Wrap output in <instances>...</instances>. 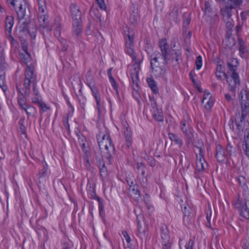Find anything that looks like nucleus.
I'll return each instance as SVG.
<instances>
[{
    "instance_id": "1",
    "label": "nucleus",
    "mask_w": 249,
    "mask_h": 249,
    "mask_svg": "<svg viewBox=\"0 0 249 249\" xmlns=\"http://www.w3.org/2000/svg\"><path fill=\"white\" fill-rule=\"evenodd\" d=\"M70 10L72 20V36L77 42H80L83 34L82 13L79 7L75 3L71 4Z\"/></svg>"
},
{
    "instance_id": "2",
    "label": "nucleus",
    "mask_w": 249,
    "mask_h": 249,
    "mask_svg": "<svg viewBox=\"0 0 249 249\" xmlns=\"http://www.w3.org/2000/svg\"><path fill=\"white\" fill-rule=\"evenodd\" d=\"M99 146L101 149V146H104L107 152L105 154V158L107 160L108 164L111 162L112 157L115 154V147L113 144L112 141L109 135L104 134L103 135H98L97 137Z\"/></svg>"
},
{
    "instance_id": "3",
    "label": "nucleus",
    "mask_w": 249,
    "mask_h": 249,
    "mask_svg": "<svg viewBox=\"0 0 249 249\" xmlns=\"http://www.w3.org/2000/svg\"><path fill=\"white\" fill-rule=\"evenodd\" d=\"M34 68L32 66L27 65L25 71V78L24 79L23 86L25 90L26 94L29 95L31 82L33 85L34 82L37 84L36 76L34 74Z\"/></svg>"
},
{
    "instance_id": "4",
    "label": "nucleus",
    "mask_w": 249,
    "mask_h": 249,
    "mask_svg": "<svg viewBox=\"0 0 249 249\" xmlns=\"http://www.w3.org/2000/svg\"><path fill=\"white\" fill-rule=\"evenodd\" d=\"M227 66L229 71L231 72V78L234 81V84L232 86H231V91L234 93V96H235L236 85H240L239 75L238 73L236 72L238 67L230 63H227Z\"/></svg>"
},
{
    "instance_id": "5",
    "label": "nucleus",
    "mask_w": 249,
    "mask_h": 249,
    "mask_svg": "<svg viewBox=\"0 0 249 249\" xmlns=\"http://www.w3.org/2000/svg\"><path fill=\"white\" fill-rule=\"evenodd\" d=\"M239 102L242 112L249 113V91L247 89H242L239 94Z\"/></svg>"
},
{
    "instance_id": "6",
    "label": "nucleus",
    "mask_w": 249,
    "mask_h": 249,
    "mask_svg": "<svg viewBox=\"0 0 249 249\" xmlns=\"http://www.w3.org/2000/svg\"><path fill=\"white\" fill-rule=\"evenodd\" d=\"M38 16V20L40 22L39 31L41 34L45 33V29H47V32H51L52 30V26L49 24V16L45 13H41Z\"/></svg>"
},
{
    "instance_id": "7",
    "label": "nucleus",
    "mask_w": 249,
    "mask_h": 249,
    "mask_svg": "<svg viewBox=\"0 0 249 249\" xmlns=\"http://www.w3.org/2000/svg\"><path fill=\"white\" fill-rule=\"evenodd\" d=\"M126 181H127L129 188L128 189L130 195L136 199H138L141 197L140 193L138 190V186L136 184L133 177H130L128 178L126 177Z\"/></svg>"
},
{
    "instance_id": "8",
    "label": "nucleus",
    "mask_w": 249,
    "mask_h": 249,
    "mask_svg": "<svg viewBox=\"0 0 249 249\" xmlns=\"http://www.w3.org/2000/svg\"><path fill=\"white\" fill-rule=\"evenodd\" d=\"M235 208L238 210L241 216L245 219H249V208L247 202H243L240 199H238L234 203Z\"/></svg>"
},
{
    "instance_id": "9",
    "label": "nucleus",
    "mask_w": 249,
    "mask_h": 249,
    "mask_svg": "<svg viewBox=\"0 0 249 249\" xmlns=\"http://www.w3.org/2000/svg\"><path fill=\"white\" fill-rule=\"evenodd\" d=\"M248 113L242 112H238L235 114V123L236 125L237 130L239 131L238 134L239 135V133L242 132L245 129V118L247 117Z\"/></svg>"
},
{
    "instance_id": "10",
    "label": "nucleus",
    "mask_w": 249,
    "mask_h": 249,
    "mask_svg": "<svg viewBox=\"0 0 249 249\" xmlns=\"http://www.w3.org/2000/svg\"><path fill=\"white\" fill-rule=\"evenodd\" d=\"M160 235L162 240V249H170L171 247L170 237L169 231L165 226L160 228Z\"/></svg>"
},
{
    "instance_id": "11",
    "label": "nucleus",
    "mask_w": 249,
    "mask_h": 249,
    "mask_svg": "<svg viewBox=\"0 0 249 249\" xmlns=\"http://www.w3.org/2000/svg\"><path fill=\"white\" fill-rule=\"evenodd\" d=\"M138 5L132 3L130 7L129 22L131 25H136L140 20V16L138 14Z\"/></svg>"
},
{
    "instance_id": "12",
    "label": "nucleus",
    "mask_w": 249,
    "mask_h": 249,
    "mask_svg": "<svg viewBox=\"0 0 249 249\" xmlns=\"http://www.w3.org/2000/svg\"><path fill=\"white\" fill-rule=\"evenodd\" d=\"M28 20L23 21L18 27V31L16 32V35L20 42H24L28 35Z\"/></svg>"
},
{
    "instance_id": "13",
    "label": "nucleus",
    "mask_w": 249,
    "mask_h": 249,
    "mask_svg": "<svg viewBox=\"0 0 249 249\" xmlns=\"http://www.w3.org/2000/svg\"><path fill=\"white\" fill-rule=\"evenodd\" d=\"M196 137L192 139L191 144L194 146L199 149V155L200 158H203L204 155V145L203 142L201 138L197 137V134H196Z\"/></svg>"
},
{
    "instance_id": "14",
    "label": "nucleus",
    "mask_w": 249,
    "mask_h": 249,
    "mask_svg": "<svg viewBox=\"0 0 249 249\" xmlns=\"http://www.w3.org/2000/svg\"><path fill=\"white\" fill-rule=\"evenodd\" d=\"M240 146L235 143L228 142L226 146V151L231 159L235 158L239 154Z\"/></svg>"
},
{
    "instance_id": "15",
    "label": "nucleus",
    "mask_w": 249,
    "mask_h": 249,
    "mask_svg": "<svg viewBox=\"0 0 249 249\" xmlns=\"http://www.w3.org/2000/svg\"><path fill=\"white\" fill-rule=\"evenodd\" d=\"M124 136L125 139V147L127 149H129L132 147L133 142L132 132L130 127L127 126L124 129Z\"/></svg>"
},
{
    "instance_id": "16",
    "label": "nucleus",
    "mask_w": 249,
    "mask_h": 249,
    "mask_svg": "<svg viewBox=\"0 0 249 249\" xmlns=\"http://www.w3.org/2000/svg\"><path fill=\"white\" fill-rule=\"evenodd\" d=\"M83 165L85 167V169L89 171H93L94 169V167L89 162V158L91 157L89 149L83 151Z\"/></svg>"
},
{
    "instance_id": "17",
    "label": "nucleus",
    "mask_w": 249,
    "mask_h": 249,
    "mask_svg": "<svg viewBox=\"0 0 249 249\" xmlns=\"http://www.w3.org/2000/svg\"><path fill=\"white\" fill-rule=\"evenodd\" d=\"M184 213L183 222L185 224H189L191 220V214L192 211L191 207L187 203H184L181 206Z\"/></svg>"
},
{
    "instance_id": "18",
    "label": "nucleus",
    "mask_w": 249,
    "mask_h": 249,
    "mask_svg": "<svg viewBox=\"0 0 249 249\" xmlns=\"http://www.w3.org/2000/svg\"><path fill=\"white\" fill-rule=\"evenodd\" d=\"M154 105L153 106V117L158 122H162L163 121V112L161 108L158 107V105L156 102L154 103Z\"/></svg>"
},
{
    "instance_id": "19",
    "label": "nucleus",
    "mask_w": 249,
    "mask_h": 249,
    "mask_svg": "<svg viewBox=\"0 0 249 249\" xmlns=\"http://www.w3.org/2000/svg\"><path fill=\"white\" fill-rule=\"evenodd\" d=\"M178 8L179 4H175L173 6L171 7V11L169 13V18L176 23L179 21L178 18Z\"/></svg>"
},
{
    "instance_id": "20",
    "label": "nucleus",
    "mask_w": 249,
    "mask_h": 249,
    "mask_svg": "<svg viewBox=\"0 0 249 249\" xmlns=\"http://www.w3.org/2000/svg\"><path fill=\"white\" fill-rule=\"evenodd\" d=\"M182 132L183 134L186 144L187 146H189L191 144L192 139L194 137V131L193 128L192 127L189 129L187 128L186 130H183Z\"/></svg>"
},
{
    "instance_id": "21",
    "label": "nucleus",
    "mask_w": 249,
    "mask_h": 249,
    "mask_svg": "<svg viewBox=\"0 0 249 249\" xmlns=\"http://www.w3.org/2000/svg\"><path fill=\"white\" fill-rule=\"evenodd\" d=\"M150 57V65L151 68L153 70L154 65L157 67V65H160V62L159 60H162V55L159 52L155 51L153 53V54L151 55Z\"/></svg>"
},
{
    "instance_id": "22",
    "label": "nucleus",
    "mask_w": 249,
    "mask_h": 249,
    "mask_svg": "<svg viewBox=\"0 0 249 249\" xmlns=\"http://www.w3.org/2000/svg\"><path fill=\"white\" fill-rule=\"evenodd\" d=\"M183 18V26L182 32L183 35H184L187 33L189 28V25L191 20L190 13H184L182 15Z\"/></svg>"
},
{
    "instance_id": "23",
    "label": "nucleus",
    "mask_w": 249,
    "mask_h": 249,
    "mask_svg": "<svg viewBox=\"0 0 249 249\" xmlns=\"http://www.w3.org/2000/svg\"><path fill=\"white\" fill-rule=\"evenodd\" d=\"M23 90L24 91V93L21 91H19V94L18 95L17 98L18 104L21 108L23 107L24 106L27 104L26 98L29 97L31 92V90H30L29 95H27L26 94L24 87L23 88Z\"/></svg>"
},
{
    "instance_id": "24",
    "label": "nucleus",
    "mask_w": 249,
    "mask_h": 249,
    "mask_svg": "<svg viewBox=\"0 0 249 249\" xmlns=\"http://www.w3.org/2000/svg\"><path fill=\"white\" fill-rule=\"evenodd\" d=\"M215 156L219 162L223 161L225 159L224 149L219 144L216 145V154Z\"/></svg>"
},
{
    "instance_id": "25",
    "label": "nucleus",
    "mask_w": 249,
    "mask_h": 249,
    "mask_svg": "<svg viewBox=\"0 0 249 249\" xmlns=\"http://www.w3.org/2000/svg\"><path fill=\"white\" fill-rule=\"evenodd\" d=\"M33 92L34 96L32 98V102L34 104H36L37 102L39 101H41L42 100V97L39 94V92L38 89L36 88L37 84H36V82H34L33 85Z\"/></svg>"
},
{
    "instance_id": "26",
    "label": "nucleus",
    "mask_w": 249,
    "mask_h": 249,
    "mask_svg": "<svg viewBox=\"0 0 249 249\" xmlns=\"http://www.w3.org/2000/svg\"><path fill=\"white\" fill-rule=\"evenodd\" d=\"M28 34H29L32 37L35 38L37 32V27L34 22H31L30 20H28Z\"/></svg>"
},
{
    "instance_id": "27",
    "label": "nucleus",
    "mask_w": 249,
    "mask_h": 249,
    "mask_svg": "<svg viewBox=\"0 0 249 249\" xmlns=\"http://www.w3.org/2000/svg\"><path fill=\"white\" fill-rule=\"evenodd\" d=\"M5 28L8 32L9 34H11L12 29L14 23V18L11 16H8L5 18Z\"/></svg>"
},
{
    "instance_id": "28",
    "label": "nucleus",
    "mask_w": 249,
    "mask_h": 249,
    "mask_svg": "<svg viewBox=\"0 0 249 249\" xmlns=\"http://www.w3.org/2000/svg\"><path fill=\"white\" fill-rule=\"evenodd\" d=\"M146 82L148 87L151 89L153 92L156 94L159 93V89L156 84V82L152 78H147Z\"/></svg>"
},
{
    "instance_id": "29",
    "label": "nucleus",
    "mask_w": 249,
    "mask_h": 249,
    "mask_svg": "<svg viewBox=\"0 0 249 249\" xmlns=\"http://www.w3.org/2000/svg\"><path fill=\"white\" fill-rule=\"evenodd\" d=\"M21 108L24 110L28 116H35L37 112L36 107L28 104L25 105L23 107Z\"/></svg>"
},
{
    "instance_id": "30",
    "label": "nucleus",
    "mask_w": 249,
    "mask_h": 249,
    "mask_svg": "<svg viewBox=\"0 0 249 249\" xmlns=\"http://www.w3.org/2000/svg\"><path fill=\"white\" fill-rule=\"evenodd\" d=\"M168 135L171 141L174 142L176 144L178 145L180 148L183 145V141L178 136L171 132H169Z\"/></svg>"
},
{
    "instance_id": "31",
    "label": "nucleus",
    "mask_w": 249,
    "mask_h": 249,
    "mask_svg": "<svg viewBox=\"0 0 249 249\" xmlns=\"http://www.w3.org/2000/svg\"><path fill=\"white\" fill-rule=\"evenodd\" d=\"M160 51V53L162 55V64L164 66H166L168 64V61L170 59V55L171 54L170 53V49L161 50Z\"/></svg>"
},
{
    "instance_id": "32",
    "label": "nucleus",
    "mask_w": 249,
    "mask_h": 249,
    "mask_svg": "<svg viewBox=\"0 0 249 249\" xmlns=\"http://www.w3.org/2000/svg\"><path fill=\"white\" fill-rule=\"evenodd\" d=\"M27 8V4H24L19 7L18 9H16V12L19 20L23 19L26 15V11Z\"/></svg>"
},
{
    "instance_id": "33",
    "label": "nucleus",
    "mask_w": 249,
    "mask_h": 249,
    "mask_svg": "<svg viewBox=\"0 0 249 249\" xmlns=\"http://www.w3.org/2000/svg\"><path fill=\"white\" fill-rule=\"evenodd\" d=\"M0 87L6 95L7 87L5 84V72L0 71Z\"/></svg>"
},
{
    "instance_id": "34",
    "label": "nucleus",
    "mask_w": 249,
    "mask_h": 249,
    "mask_svg": "<svg viewBox=\"0 0 249 249\" xmlns=\"http://www.w3.org/2000/svg\"><path fill=\"white\" fill-rule=\"evenodd\" d=\"M173 53H171L170 55H171L172 61L173 62L175 60L177 64H179L180 60H181V53L179 52H176V50L173 49Z\"/></svg>"
},
{
    "instance_id": "35",
    "label": "nucleus",
    "mask_w": 249,
    "mask_h": 249,
    "mask_svg": "<svg viewBox=\"0 0 249 249\" xmlns=\"http://www.w3.org/2000/svg\"><path fill=\"white\" fill-rule=\"evenodd\" d=\"M200 160L199 161L197 162L196 163V167L197 168V171H201V170H204L206 169V167L208 166L207 163L205 161L204 159V156L203 158H200L199 157Z\"/></svg>"
},
{
    "instance_id": "36",
    "label": "nucleus",
    "mask_w": 249,
    "mask_h": 249,
    "mask_svg": "<svg viewBox=\"0 0 249 249\" xmlns=\"http://www.w3.org/2000/svg\"><path fill=\"white\" fill-rule=\"evenodd\" d=\"M133 32L132 29H129L128 31V34L126 35L127 38H126L125 44L129 45V46H134V35L133 34H131V33Z\"/></svg>"
},
{
    "instance_id": "37",
    "label": "nucleus",
    "mask_w": 249,
    "mask_h": 249,
    "mask_svg": "<svg viewBox=\"0 0 249 249\" xmlns=\"http://www.w3.org/2000/svg\"><path fill=\"white\" fill-rule=\"evenodd\" d=\"M140 69H137V67L133 68V70H131L130 76L132 81V82H136V81H139V71Z\"/></svg>"
},
{
    "instance_id": "38",
    "label": "nucleus",
    "mask_w": 249,
    "mask_h": 249,
    "mask_svg": "<svg viewBox=\"0 0 249 249\" xmlns=\"http://www.w3.org/2000/svg\"><path fill=\"white\" fill-rule=\"evenodd\" d=\"M238 42L239 46V51L241 54H244L247 51V49L245 45L244 40L241 38H238Z\"/></svg>"
},
{
    "instance_id": "39",
    "label": "nucleus",
    "mask_w": 249,
    "mask_h": 249,
    "mask_svg": "<svg viewBox=\"0 0 249 249\" xmlns=\"http://www.w3.org/2000/svg\"><path fill=\"white\" fill-rule=\"evenodd\" d=\"M96 103V108L98 110V115L102 113V108L101 104V97L100 93L93 96Z\"/></svg>"
},
{
    "instance_id": "40",
    "label": "nucleus",
    "mask_w": 249,
    "mask_h": 249,
    "mask_svg": "<svg viewBox=\"0 0 249 249\" xmlns=\"http://www.w3.org/2000/svg\"><path fill=\"white\" fill-rule=\"evenodd\" d=\"M39 14L45 13L46 9V0H37Z\"/></svg>"
},
{
    "instance_id": "41",
    "label": "nucleus",
    "mask_w": 249,
    "mask_h": 249,
    "mask_svg": "<svg viewBox=\"0 0 249 249\" xmlns=\"http://www.w3.org/2000/svg\"><path fill=\"white\" fill-rule=\"evenodd\" d=\"M35 104L37 105L41 108V114H42L46 112L48 110H49L50 109V107H48L47 104L43 101V100H41V101L37 102V103Z\"/></svg>"
},
{
    "instance_id": "42",
    "label": "nucleus",
    "mask_w": 249,
    "mask_h": 249,
    "mask_svg": "<svg viewBox=\"0 0 249 249\" xmlns=\"http://www.w3.org/2000/svg\"><path fill=\"white\" fill-rule=\"evenodd\" d=\"M97 200L99 202V214L101 216L102 218H104L105 216V211L104 210V205L103 201L99 198L97 197Z\"/></svg>"
},
{
    "instance_id": "43",
    "label": "nucleus",
    "mask_w": 249,
    "mask_h": 249,
    "mask_svg": "<svg viewBox=\"0 0 249 249\" xmlns=\"http://www.w3.org/2000/svg\"><path fill=\"white\" fill-rule=\"evenodd\" d=\"M159 46L160 51L169 49V46L167 43V41L166 38L160 39L159 42Z\"/></svg>"
},
{
    "instance_id": "44",
    "label": "nucleus",
    "mask_w": 249,
    "mask_h": 249,
    "mask_svg": "<svg viewBox=\"0 0 249 249\" xmlns=\"http://www.w3.org/2000/svg\"><path fill=\"white\" fill-rule=\"evenodd\" d=\"M87 191L88 194L90 195L92 198H96L97 199L98 197L96 196L95 188L91 184L88 185Z\"/></svg>"
},
{
    "instance_id": "45",
    "label": "nucleus",
    "mask_w": 249,
    "mask_h": 249,
    "mask_svg": "<svg viewBox=\"0 0 249 249\" xmlns=\"http://www.w3.org/2000/svg\"><path fill=\"white\" fill-rule=\"evenodd\" d=\"M25 120L22 119L18 123L19 131L23 135H26V127L24 125Z\"/></svg>"
},
{
    "instance_id": "46",
    "label": "nucleus",
    "mask_w": 249,
    "mask_h": 249,
    "mask_svg": "<svg viewBox=\"0 0 249 249\" xmlns=\"http://www.w3.org/2000/svg\"><path fill=\"white\" fill-rule=\"evenodd\" d=\"M86 84L89 88L90 89L91 91L93 96L95 95L98 94L99 93L98 89L96 86L93 83H90V84L89 83L86 82Z\"/></svg>"
},
{
    "instance_id": "47",
    "label": "nucleus",
    "mask_w": 249,
    "mask_h": 249,
    "mask_svg": "<svg viewBox=\"0 0 249 249\" xmlns=\"http://www.w3.org/2000/svg\"><path fill=\"white\" fill-rule=\"evenodd\" d=\"M24 4H26L25 0H16L14 6H12V9H15L16 11V9H18L21 6L24 5Z\"/></svg>"
},
{
    "instance_id": "48",
    "label": "nucleus",
    "mask_w": 249,
    "mask_h": 249,
    "mask_svg": "<svg viewBox=\"0 0 249 249\" xmlns=\"http://www.w3.org/2000/svg\"><path fill=\"white\" fill-rule=\"evenodd\" d=\"M97 164L100 171H107V168L105 165V162L103 159L99 160Z\"/></svg>"
},
{
    "instance_id": "49",
    "label": "nucleus",
    "mask_w": 249,
    "mask_h": 249,
    "mask_svg": "<svg viewBox=\"0 0 249 249\" xmlns=\"http://www.w3.org/2000/svg\"><path fill=\"white\" fill-rule=\"evenodd\" d=\"M205 13L206 15H208L209 17L211 16L212 12V9L211 7V4L209 1L205 2Z\"/></svg>"
},
{
    "instance_id": "50",
    "label": "nucleus",
    "mask_w": 249,
    "mask_h": 249,
    "mask_svg": "<svg viewBox=\"0 0 249 249\" xmlns=\"http://www.w3.org/2000/svg\"><path fill=\"white\" fill-rule=\"evenodd\" d=\"M164 65L161 66H159V65H158V66H157L156 67H157L159 70V73L157 74L158 76L163 77L165 75L166 73V70L164 68Z\"/></svg>"
},
{
    "instance_id": "51",
    "label": "nucleus",
    "mask_w": 249,
    "mask_h": 249,
    "mask_svg": "<svg viewBox=\"0 0 249 249\" xmlns=\"http://www.w3.org/2000/svg\"><path fill=\"white\" fill-rule=\"evenodd\" d=\"M195 63L196 69L199 70L201 68L202 65V58L201 55H199L196 57Z\"/></svg>"
},
{
    "instance_id": "52",
    "label": "nucleus",
    "mask_w": 249,
    "mask_h": 249,
    "mask_svg": "<svg viewBox=\"0 0 249 249\" xmlns=\"http://www.w3.org/2000/svg\"><path fill=\"white\" fill-rule=\"evenodd\" d=\"M131 57L132 58L133 61L134 62L133 68L137 67V69H140L141 61L139 59L137 58L136 54Z\"/></svg>"
},
{
    "instance_id": "53",
    "label": "nucleus",
    "mask_w": 249,
    "mask_h": 249,
    "mask_svg": "<svg viewBox=\"0 0 249 249\" xmlns=\"http://www.w3.org/2000/svg\"><path fill=\"white\" fill-rule=\"evenodd\" d=\"M171 47L174 49L175 48H177V49H178L180 48L179 46V43H178V38L177 36L173 37L171 44Z\"/></svg>"
},
{
    "instance_id": "54",
    "label": "nucleus",
    "mask_w": 249,
    "mask_h": 249,
    "mask_svg": "<svg viewBox=\"0 0 249 249\" xmlns=\"http://www.w3.org/2000/svg\"><path fill=\"white\" fill-rule=\"evenodd\" d=\"M86 82L89 83L90 84V83H93L94 82V79L93 77L91 74V71L89 70L86 74Z\"/></svg>"
},
{
    "instance_id": "55",
    "label": "nucleus",
    "mask_w": 249,
    "mask_h": 249,
    "mask_svg": "<svg viewBox=\"0 0 249 249\" xmlns=\"http://www.w3.org/2000/svg\"><path fill=\"white\" fill-rule=\"evenodd\" d=\"M20 43L22 45V49L23 51L27 55L30 56V54L28 51V43L27 39H25L24 42H20Z\"/></svg>"
},
{
    "instance_id": "56",
    "label": "nucleus",
    "mask_w": 249,
    "mask_h": 249,
    "mask_svg": "<svg viewBox=\"0 0 249 249\" xmlns=\"http://www.w3.org/2000/svg\"><path fill=\"white\" fill-rule=\"evenodd\" d=\"M126 47V53L129 55L130 56H133L135 54L134 50V46H131L127 44H125Z\"/></svg>"
},
{
    "instance_id": "57",
    "label": "nucleus",
    "mask_w": 249,
    "mask_h": 249,
    "mask_svg": "<svg viewBox=\"0 0 249 249\" xmlns=\"http://www.w3.org/2000/svg\"><path fill=\"white\" fill-rule=\"evenodd\" d=\"M109 81L111 84V86L113 88V89L118 92V84L115 80V79L113 78V77H111L110 78H109Z\"/></svg>"
},
{
    "instance_id": "58",
    "label": "nucleus",
    "mask_w": 249,
    "mask_h": 249,
    "mask_svg": "<svg viewBox=\"0 0 249 249\" xmlns=\"http://www.w3.org/2000/svg\"><path fill=\"white\" fill-rule=\"evenodd\" d=\"M86 140L85 138H81V142H80V143L81 146L82 151L89 149L88 144H87L86 143Z\"/></svg>"
},
{
    "instance_id": "59",
    "label": "nucleus",
    "mask_w": 249,
    "mask_h": 249,
    "mask_svg": "<svg viewBox=\"0 0 249 249\" xmlns=\"http://www.w3.org/2000/svg\"><path fill=\"white\" fill-rule=\"evenodd\" d=\"M192 128L189 124H187V121L186 120H183L181 122L180 124V129L181 131H183V130H186L189 128Z\"/></svg>"
},
{
    "instance_id": "60",
    "label": "nucleus",
    "mask_w": 249,
    "mask_h": 249,
    "mask_svg": "<svg viewBox=\"0 0 249 249\" xmlns=\"http://www.w3.org/2000/svg\"><path fill=\"white\" fill-rule=\"evenodd\" d=\"M8 37L9 40L11 45L17 47L18 45V42L12 36L11 33L9 34Z\"/></svg>"
},
{
    "instance_id": "61",
    "label": "nucleus",
    "mask_w": 249,
    "mask_h": 249,
    "mask_svg": "<svg viewBox=\"0 0 249 249\" xmlns=\"http://www.w3.org/2000/svg\"><path fill=\"white\" fill-rule=\"evenodd\" d=\"M3 49L0 46V64H6L4 54H3Z\"/></svg>"
},
{
    "instance_id": "62",
    "label": "nucleus",
    "mask_w": 249,
    "mask_h": 249,
    "mask_svg": "<svg viewBox=\"0 0 249 249\" xmlns=\"http://www.w3.org/2000/svg\"><path fill=\"white\" fill-rule=\"evenodd\" d=\"M249 15V10L242 12L240 13V17L242 21H246L247 17Z\"/></svg>"
},
{
    "instance_id": "63",
    "label": "nucleus",
    "mask_w": 249,
    "mask_h": 249,
    "mask_svg": "<svg viewBox=\"0 0 249 249\" xmlns=\"http://www.w3.org/2000/svg\"><path fill=\"white\" fill-rule=\"evenodd\" d=\"M122 234L125 239L126 242L127 243H129L131 242V239L129 235L128 234L127 232L126 231H123L122 232Z\"/></svg>"
},
{
    "instance_id": "64",
    "label": "nucleus",
    "mask_w": 249,
    "mask_h": 249,
    "mask_svg": "<svg viewBox=\"0 0 249 249\" xmlns=\"http://www.w3.org/2000/svg\"><path fill=\"white\" fill-rule=\"evenodd\" d=\"M99 7L102 10H105L106 8V5L104 0H96Z\"/></svg>"
}]
</instances>
